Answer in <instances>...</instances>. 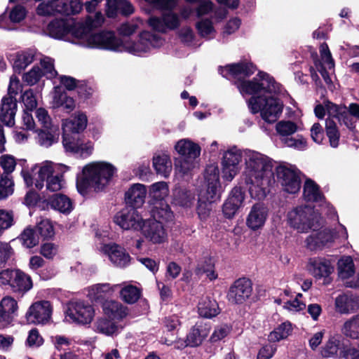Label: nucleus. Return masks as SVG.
<instances>
[{"label":"nucleus","mask_w":359,"mask_h":359,"mask_svg":"<svg viewBox=\"0 0 359 359\" xmlns=\"http://www.w3.org/2000/svg\"><path fill=\"white\" fill-rule=\"evenodd\" d=\"M255 72L252 65L236 63L221 69V74L228 79H238L236 85L243 95H252L248 105L252 114L260 113L262 118L269 123L276 122L282 114L283 104L275 97L280 91V85L273 77L259 72L252 80H241Z\"/></svg>","instance_id":"f257e3e1"},{"label":"nucleus","mask_w":359,"mask_h":359,"mask_svg":"<svg viewBox=\"0 0 359 359\" xmlns=\"http://www.w3.org/2000/svg\"><path fill=\"white\" fill-rule=\"evenodd\" d=\"M245 183L252 198L260 200L266 196V189L273 180V164L265 155L255 151H245Z\"/></svg>","instance_id":"f03ea898"},{"label":"nucleus","mask_w":359,"mask_h":359,"mask_svg":"<svg viewBox=\"0 0 359 359\" xmlns=\"http://www.w3.org/2000/svg\"><path fill=\"white\" fill-rule=\"evenodd\" d=\"M104 20L101 12H97L93 16H88L84 21L83 29L79 31L81 32H79V36L75 39L76 45L89 48L123 52V40L117 37L114 32H92L93 29L102 26Z\"/></svg>","instance_id":"7ed1b4c3"},{"label":"nucleus","mask_w":359,"mask_h":359,"mask_svg":"<svg viewBox=\"0 0 359 359\" xmlns=\"http://www.w3.org/2000/svg\"><path fill=\"white\" fill-rule=\"evenodd\" d=\"M67 170V166L65 165L45 161L35 164L32 168V174L29 171L22 170V175L27 187L34 185L36 189L41 190L44 187L46 181V189L55 192L64 188L65 182L62 173Z\"/></svg>","instance_id":"20e7f679"},{"label":"nucleus","mask_w":359,"mask_h":359,"mask_svg":"<svg viewBox=\"0 0 359 359\" xmlns=\"http://www.w3.org/2000/svg\"><path fill=\"white\" fill-rule=\"evenodd\" d=\"M206 191L198 197L197 212L201 220H205L212 210V203L220 198L219 170L216 164L207 166L205 171Z\"/></svg>","instance_id":"39448f33"},{"label":"nucleus","mask_w":359,"mask_h":359,"mask_svg":"<svg viewBox=\"0 0 359 359\" xmlns=\"http://www.w3.org/2000/svg\"><path fill=\"white\" fill-rule=\"evenodd\" d=\"M116 168L106 161H95L83 168L82 180L85 187L102 190L111 180Z\"/></svg>","instance_id":"423d86ee"},{"label":"nucleus","mask_w":359,"mask_h":359,"mask_svg":"<svg viewBox=\"0 0 359 359\" xmlns=\"http://www.w3.org/2000/svg\"><path fill=\"white\" fill-rule=\"evenodd\" d=\"M287 223L299 233L316 230L323 224V219L309 205L297 207L287 213Z\"/></svg>","instance_id":"0eeeda50"},{"label":"nucleus","mask_w":359,"mask_h":359,"mask_svg":"<svg viewBox=\"0 0 359 359\" xmlns=\"http://www.w3.org/2000/svg\"><path fill=\"white\" fill-rule=\"evenodd\" d=\"M83 8L79 0H48L39 4L36 12L40 15H76Z\"/></svg>","instance_id":"6e6552de"},{"label":"nucleus","mask_w":359,"mask_h":359,"mask_svg":"<svg viewBox=\"0 0 359 359\" xmlns=\"http://www.w3.org/2000/svg\"><path fill=\"white\" fill-rule=\"evenodd\" d=\"M83 22L70 24L63 19H55L49 22L46 32L48 34L55 39H62L76 44L75 39L79 36L80 29H83Z\"/></svg>","instance_id":"1a4fd4ad"},{"label":"nucleus","mask_w":359,"mask_h":359,"mask_svg":"<svg viewBox=\"0 0 359 359\" xmlns=\"http://www.w3.org/2000/svg\"><path fill=\"white\" fill-rule=\"evenodd\" d=\"M163 43L161 37L149 32H143L136 41H123V51L140 55L150 51L153 48L160 47Z\"/></svg>","instance_id":"9d476101"},{"label":"nucleus","mask_w":359,"mask_h":359,"mask_svg":"<svg viewBox=\"0 0 359 359\" xmlns=\"http://www.w3.org/2000/svg\"><path fill=\"white\" fill-rule=\"evenodd\" d=\"M276 172L277 181L285 192L294 194L300 190V172L294 165H280L276 168Z\"/></svg>","instance_id":"9b49d317"},{"label":"nucleus","mask_w":359,"mask_h":359,"mask_svg":"<svg viewBox=\"0 0 359 359\" xmlns=\"http://www.w3.org/2000/svg\"><path fill=\"white\" fill-rule=\"evenodd\" d=\"M242 151L236 147H232L224 152L222 158V177L231 182L240 170L239 164L242 159Z\"/></svg>","instance_id":"f8f14e48"},{"label":"nucleus","mask_w":359,"mask_h":359,"mask_svg":"<svg viewBox=\"0 0 359 359\" xmlns=\"http://www.w3.org/2000/svg\"><path fill=\"white\" fill-rule=\"evenodd\" d=\"M52 313L53 306L50 302L38 301L29 306L26 319L29 323L45 325L50 321Z\"/></svg>","instance_id":"ddd939ff"},{"label":"nucleus","mask_w":359,"mask_h":359,"mask_svg":"<svg viewBox=\"0 0 359 359\" xmlns=\"http://www.w3.org/2000/svg\"><path fill=\"white\" fill-rule=\"evenodd\" d=\"M67 318L72 322L86 325L91 323L95 316L93 307L83 302H72L67 311Z\"/></svg>","instance_id":"4468645a"},{"label":"nucleus","mask_w":359,"mask_h":359,"mask_svg":"<svg viewBox=\"0 0 359 359\" xmlns=\"http://www.w3.org/2000/svg\"><path fill=\"white\" fill-rule=\"evenodd\" d=\"M144 222L137 210L131 207L123 208L114 217V222L124 230L141 229Z\"/></svg>","instance_id":"2eb2a0df"},{"label":"nucleus","mask_w":359,"mask_h":359,"mask_svg":"<svg viewBox=\"0 0 359 359\" xmlns=\"http://www.w3.org/2000/svg\"><path fill=\"white\" fill-rule=\"evenodd\" d=\"M252 286L251 281L245 278L236 280L230 287L227 298L232 304H241L251 296Z\"/></svg>","instance_id":"dca6fc26"},{"label":"nucleus","mask_w":359,"mask_h":359,"mask_svg":"<svg viewBox=\"0 0 359 359\" xmlns=\"http://www.w3.org/2000/svg\"><path fill=\"white\" fill-rule=\"evenodd\" d=\"M62 144L67 152L84 158L90 156L94 149L91 141L75 137L64 136Z\"/></svg>","instance_id":"f3484780"},{"label":"nucleus","mask_w":359,"mask_h":359,"mask_svg":"<svg viewBox=\"0 0 359 359\" xmlns=\"http://www.w3.org/2000/svg\"><path fill=\"white\" fill-rule=\"evenodd\" d=\"M148 23L153 29L165 33L177 28L180 24V19L177 13L168 11L164 12L161 17H150Z\"/></svg>","instance_id":"a211bd4d"},{"label":"nucleus","mask_w":359,"mask_h":359,"mask_svg":"<svg viewBox=\"0 0 359 359\" xmlns=\"http://www.w3.org/2000/svg\"><path fill=\"white\" fill-rule=\"evenodd\" d=\"M143 236L154 244H161L167 239L166 231L160 221L147 219L144 222L141 228Z\"/></svg>","instance_id":"6ab92c4d"},{"label":"nucleus","mask_w":359,"mask_h":359,"mask_svg":"<svg viewBox=\"0 0 359 359\" xmlns=\"http://www.w3.org/2000/svg\"><path fill=\"white\" fill-rule=\"evenodd\" d=\"M307 269L309 273L316 279L324 278V283L330 282V276L334 271V266L331 262L322 257L310 258Z\"/></svg>","instance_id":"aec40b11"},{"label":"nucleus","mask_w":359,"mask_h":359,"mask_svg":"<svg viewBox=\"0 0 359 359\" xmlns=\"http://www.w3.org/2000/svg\"><path fill=\"white\" fill-rule=\"evenodd\" d=\"M339 277L344 281L346 287H359V273L356 278L351 279L355 273V266L353 259L350 256L343 257L337 263Z\"/></svg>","instance_id":"412c9836"},{"label":"nucleus","mask_w":359,"mask_h":359,"mask_svg":"<svg viewBox=\"0 0 359 359\" xmlns=\"http://www.w3.org/2000/svg\"><path fill=\"white\" fill-rule=\"evenodd\" d=\"M101 251L107 255L110 261L116 266L123 268L129 265L130 257L126 250L116 244H107L101 247Z\"/></svg>","instance_id":"4be33fe9"},{"label":"nucleus","mask_w":359,"mask_h":359,"mask_svg":"<svg viewBox=\"0 0 359 359\" xmlns=\"http://www.w3.org/2000/svg\"><path fill=\"white\" fill-rule=\"evenodd\" d=\"M334 309L345 315L356 312L359 309V297L348 293L339 294L334 299Z\"/></svg>","instance_id":"5701e85b"},{"label":"nucleus","mask_w":359,"mask_h":359,"mask_svg":"<svg viewBox=\"0 0 359 359\" xmlns=\"http://www.w3.org/2000/svg\"><path fill=\"white\" fill-rule=\"evenodd\" d=\"M245 196L241 187H234L223 205L222 211L226 218H232L243 205Z\"/></svg>","instance_id":"b1692460"},{"label":"nucleus","mask_w":359,"mask_h":359,"mask_svg":"<svg viewBox=\"0 0 359 359\" xmlns=\"http://www.w3.org/2000/svg\"><path fill=\"white\" fill-rule=\"evenodd\" d=\"M86 115L81 111L75 113L72 118L66 119L62 123L63 136L74 137L73 135L84 130L87 126Z\"/></svg>","instance_id":"393cba45"},{"label":"nucleus","mask_w":359,"mask_h":359,"mask_svg":"<svg viewBox=\"0 0 359 359\" xmlns=\"http://www.w3.org/2000/svg\"><path fill=\"white\" fill-rule=\"evenodd\" d=\"M18 309L17 301L11 297H4L0 302V329L13 321Z\"/></svg>","instance_id":"a878e982"},{"label":"nucleus","mask_w":359,"mask_h":359,"mask_svg":"<svg viewBox=\"0 0 359 359\" xmlns=\"http://www.w3.org/2000/svg\"><path fill=\"white\" fill-rule=\"evenodd\" d=\"M268 217V210L263 204H255L250 209L247 218L246 225L251 230L262 228Z\"/></svg>","instance_id":"bb28decb"},{"label":"nucleus","mask_w":359,"mask_h":359,"mask_svg":"<svg viewBox=\"0 0 359 359\" xmlns=\"http://www.w3.org/2000/svg\"><path fill=\"white\" fill-rule=\"evenodd\" d=\"M325 106L329 116L337 118L351 130L355 128V121L346 106L337 105L332 102H327Z\"/></svg>","instance_id":"cd10ccee"},{"label":"nucleus","mask_w":359,"mask_h":359,"mask_svg":"<svg viewBox=\"0 0 359 359\" xmlns=\"http://www.w3.org/2000/svg\"><path fill=\"white\" fill-rule=\"evenodd\" d=\"M335 236L328 229H323L318 232H313L306 240V247L311 250L321 249L329 246L334 242Z\"/></svg>","instance_id":"c85d7f7f"},{"label":"nucleus","mask_w":359,"mask_h":359,"mask_svg":"<svg viewBox=\"0 0 359 359\" xmlns=\"http://www.w3.org/2000/svg\"><path fill=\"white\" fill-rule=\"evenodd\" d=\"M147 189L142 184H135L126 192L125 198L131 208H140L144 203Z\"/></svg>","instance_id":"c756f323"},{"label":"nucleus","mask_w":359,"mask_h":359,"mask_svg":"<svg viewBox=\"0 0 359 359\" xmlns=\"http://www.w3.org/2000/svg\"><path fill=\"white\" fill-rule=\"evenodd\" d=\"M174 148L183 158H197L201 154L200 146L189 138L178 140Z\"/></svg>","instance_id":"7c9ffc66"},{"label":"nucleus","mask_w":359,"mask_h":359,"mask_svg":"<svg viewBox=\"0 0 359 359\" xmlns=\"http://www.w3.org/2000/svg\"><path fill=\"white\" fill-rule=\"evenodd\" d=\"M210 332V327L208 325L196 324L191 328L184 341L185 344H182V346H198L201 345L203 341L208 337Z\"/></svg>","instance_id":"2f4dec72"},{"label":"nucleus","mask_w":359,"mask_h":359,"mask_svg":"<svg viewBox=\"0 0 359 359\" xmlns=\"http://www.w3.org/2000/svg\"><path fill=\"white\" fill-rule=\"evenodd\" d=\"M17 109L16 99L4 97L1 100L0 109L1 121L8 126L15 123L14 117Z\"/></svg>","instance_id":"473e14b6"},{"label":"nucleus","mask_w":359,"mask_h":359,"mask_svg":"<svg viewBox=\"0 0 359 359\" xmlns=\"http://www.w3.org/2000/svg\"><path fill=\"white\" fill-rule=\"evenodd\" d=\"M35 140L41 147L48 148L57 142L59 137L58 127L42 128L36 130Z\"/></svg>","instance_id":"72a5a7b5"},{"label":"nucleus","mask_w":359,"mask_h":359,"mask_svg":"<svg viewBox=\"0 0 359 359\" xmlns=\"http://www.w3.org/2000/svg\"><path fill=\"white\" fill-rule=\"evenodd\" d=\"M27 15L26 8L20 5L13 6L8 13V20L5 14L0 15V28L11 29L8 21L12 24L20 23Z\"/></svg>","instance_id":"f704fd0d"},{"label":"nucleus","mask_w":359,"mask_h":359,"mask_svg":"<svg viewBox=\"0 0 359 359\" xmlns=\"http://www.w3.org/2000/svg\"><path fill=\"white\" fill-rule=\"evenodd\" d=\"M104 315L111 320H121L128 315V309L115 300H106L102 304Z\"/></svg>","instance_id":"c9c22d12"},{"label":"nucleus","mask_w":359,"mask_h":359,"mask_svg":"<svg viewBox=\"0 0 359 359\" xmlns=\"http://www.w3.org/2000/svg\"><path fill=\"white\" fill-rule=\"evenodd\" d=\"M52 104L54 108H62L67 112H71L76 107L73 97L62 91L60 87H55L53 96Z\"/></svg>","instance_id":"e433bc0d"},{"label":"nucleus","mask_w":359,"mask_h":359,"mask_svg":"<svg viewBox=\"0 0 359 359\" xmlns=\"http://www.w3.org/2000/svg\"><path fill=\"white\" fill-rule=\"evenodd\" d=\"M13 292H25L32 287V282L30 276L20 270H13L10 285Z\"/></svg>","instance_id":"4c0bfd02"},{"label":"nucleus","mask_w":359,"mask_h":359,"mask_svg":"<svg viewBox=\"0 0 359 359\" xmlns=\"http://www.w3.org/2000/svg\"><path fill=\"white\" fill-rule=\"evenodd\" d=\"M195 193L186 188L177 187L173 190L172 203L184 208H191L195 201Z\"/></svg>","instance_id":"58836bf2"},{"label":"nucleus","mask_w":359,"mask_h":359,"mask_svg":"<svg viewBox=\"0 0 359 359\" xmlns=\"http://www.w3.org/2000/svg\"><path fill=\"white\" fill-rule=\"evenodd\" d=\"M118 10L124 15H130L134 7L128 0H107L106 14L109 18L115 17Z\"/></svg>","instance_id":"ea45409f"},{"label":"nucleus","mask_w":359,"mask_h":359,"mask_svg":"<svg viewBox=\"0 0 359 359\" xmlns=\"http://www.w3.org/2000/svg\"><path fill=\"white\" fill-rule=\"evenodd\" d=\"M151 209V219L163 222L169 221L172 218V212L170 206L165 201H159L152 203Z\"/></svg>","instance_id":"a19ab883"},{"label":"nucleus","mask_w":359,"mask_h":359,"mask_svg":"<svg viewBox=\"0 0 359 359\" xmlns=\"http://www.w3.org/2000/svg\"><path fill=\"white\" fill-rule=\"evenodd\" d=\"M198 314L205 318H212L219 313L217 302L208 297H202L198 304Z\"/></svg>","instance_id":"79ce46f5"},{"label":"nucleus","mask_w":359,"mask_h":359,"mask_svg":"<svg viewBox=\"0 0 359 359\" xmlns=\"http://www.w3.org/2000/svg\"><path fill=\"white\" fill-rule=\"evenodd\" d=\"M153 166L158 175L168 177L172 171V161L166 154H157L153 158Z\"/></svg>","instance_id":"37998d69"},{"label":"nucleus","mask_w":359,"mask_h":359,"mask_svg":"<svg viewBox=\"0 0 359 359\" xmlns=\"http://www.w3.org/2000/svg\"><path fill=\"white\" fill-rule=\"evenodd\" d=\"M119 285H111L109 283H99L88 288V296L90 299L97 301L105 296L111 295Z\"/></svg>","instance_id":"c03bdc74"},{"label":"nucleus","mask_w":359,"mask_h":359,"mask_svg":"<svg viewBox=\"0 0 359 359\" xmlns=\"http://www.w3.org/2000/svg\"><path fill=\"white\" fill-rule=\"evenodd\" d=\"M48 204L50 207L60 212L68 214L72 209L71 200L63 194H55L48 199Z\"/></svg>","instance_id":"a18cd8bd"},{"label":"nucleus","mask_w":359,"mask_h":359,"mask_svg":"<svg viewBox=\"0 0 359 359\" xmlns=\"http://www.w3.org/2000/svg\"><path fill=\"white\" fill-rule=\"evenodd\" d=\"M121 329V327L118 326L115 322L105 318H99L95 323V331L107 336L117 334Z\"/></svg>","instance_id":"49530a36"},{"label":"nucleus","mask_w":359,"mask_h":359,"mask_svg":"<svg viewBox=\"0 0 359 359\" xmlns=\"http://www.w3.org/2000/svg\"><path fill=\"white\" fill-rule=\"evenodd\" d=\"M303 194L307 201L320 202L323 200L318 186L310 179L305 181Z\"/></svg>","instance_id":"de8ad7c7"},{"label":"nucleus","mask_w":359,"mask_h":359,"mask_svg":"<svg viewBox=\"0 0 359 359\" xmlns=\"http://www.w3.org/2000/svg\"><path fill=\"white\" fill-rule=\"evenodd\" d=\"M341 331L346 337L359 339V313L346 320Z\"/></svg>","instance_id":"09e8293b"},{"label":"nucleus","mask_w":359,"mask_h":359,"mask_svg":"<svg viewBox=\"0 0 359 359\" xmlns=\"http://www.w3.org/2000/svg\"><path fill=\"white\" fill-rule=\"evenodd\" d=\"M325 130L330 146L333 148H337L339 144L340 134L336 122L329 116L325 121Z\"/></svg>","instance_id":"8fccbe9b"},{"label":"nucleus","mask_w":359,"mask_h":359,"mask_svg":"<svg viewBox=\"0 0 359 359\" xmlns=\"http://www.w3.org/2000/svg\"><path fill=\"white\" fill-rule=\"evenodd\" d=\"M36 58V52L34 50H29L17 55L13 63V67L20 72L30 65Z\"/></svg>","instance_id":"3c124183"},{"label":"nucleus","mask_w":359,"mask_h":359,"mask_svg":"<svg viewBox=\"0 0 359 359\" xmlns=\"http://www.w3.org/2000/svg\"><path fill=\"white\" fill-rule=\"evenodd\" d=\"M299 129V126L296 123L291 121H280L276 125V130L280 136L281 141L283 139L290 137L289 136L294 134Z\"/></svg>","instance_id":"603ef678"},{"label":"nucleus","mask_w":359,"mask_h":359,"mask_svg":"<svg viewBox=\"0 0 359 359\" xmlns=\"http://www.w3.org/2000/svg\"><path fill=\"white\" fill-rule=\"evenodd\" d=\"M149 194L153 199V202L164 201L169 194L168 185L165 182H158L153 184L150 187Z\"/></svg>","instance_id":"864d4df0"},{"label":"nucleus","mask_w":359,"mask_h":359,"mask_svg":"<svg viewBox=\"0 0 359 359\" xmlns=\"http://www.w3.org/2000/svg\"><path fill=\"white\" fill-rule=\"evenodd\" d=\"M197 165L196 158H183L175 163V174L183 177L196 168Z\"/></svg>","instance_id":"5fc2aeb1"},{"label":"nucleus","mask_w":359,"mask_h":359,"mask_svg":"<svg viewBox=\"0 0 359 359\" xmlns=\"http://www.w3.org/2000/svg\"><path fill=\"white\" fill-rule=\"evenodd\" d=\"M141 291L136 286L126 285L120 291L121 299L128 304L136 302L140 297Z\"/></svg>","instance_id":"6e6d98bb"},{"label":"nucleus","mask_w":359,"mask_h":359,"mask_svg":"<svg viewBox=\"0 0 359 359\" xmlns=\"http://www.w3.org/2000/svg\"><path fill=\"white\" fill-rule=\"evenodd\" d=\"M196 28L199 35L206 39H211L215 37L216 30L212 25L211 20L208 19L201 20L196 25Z\"/></svg>","instance_id":"4d7b16f0"},{"label":"nucleus","mask_w":359,"mask_h":359,"mask_svg":"<svg viewBox=\"0 0 359 359\" xmlns=\"http://www.w3.org/2000/svg\"><path fill=\"white\" fill-rule=\"evenodd\" d=\"M292 330V325L290 323H283L272 331L269 335V340L271 342H276L288 337Z\"/></svg>","instance_id":"13d9d810"},{"label":"nucleus","mask_w":359,"mask_h":359,"mask_svg":"<svg viewBox=\"0 0 359 359\" xmlns=\"http://www.w3.org/2000/svg\"><path fill=\"white\" fill-rule=\"evenodd\" d=\"M20 240L22 245L28 248H33L39 243L38 236L31 227H27L22 231Z\"/></svg>","instance_id":"bf43d9fd"},{"label":"nucleus","mask_w":359,"mask_h":359,"mask_svg":"<svg viewBox=\"0 0 359 359\" xmlns=\"http://www.w3.org/2000/svg\"><path fill=\"white\" fill-rule=\"evenodd\" d=\"M40 65L43 69L42 73L47 79H53L57 74L54 67V61L52 58L43 56L40 58Z\"/></svg>","instance_id":"052dcab7"},{"label":"nucleus","mask_w":359,"mask_h":359,"mask_svg":"<svg viewBox=\"0 0 359 359\" xmlns=\"http://www.w3.org/2000/svg\"><path fill=\"white\" fill-rule=\"evenodd\" d=\"M44 76L41 68L38 66H34L31 70L23 75V81L29 86L36 84Z\"/></svg>","instance_id":"680f3d73"},{"label":"nucleus","mask_w":359,"mask_h":359,"mask_svg":"<svg viewBox=\"0 0 359 359\" xmlns=\"http://www.w3.org/2000/svg\"><path fill=\"white\" fill-rule=\"evenodd\" d=\"M340 347V341L334 337L329 339L322 350V355L324 357H331L338 355Z\"/></svg>","instance_id":"e2e57ef3"},{"label":"nucleus","mask_w":359,"mask_h":359,"mask_svg":"<svg viewBox=\"0 0 359 359\" xmlns=\"http://www.w3.org/2000/svg\"><path fill=\"white\" fill-rule=\"evenodd\" d=\"M283 142L287 147L298 150H304L306 148V141L302 136L286 137L283 139Z\"/></svg>","instance_id":"0e129e2a"},{"label":"nucleus","mask_w":359,"mask_h":359,"mask_svg":"<svg viewBox=\"0 0 359 359\" xmlns=\"http://www.w3.org/2000/svg\"><path fill=\"white\" fill-rule=\"evenodd\" d=\"M41 236L45 238H51L54 235V229L51 222L48 219H42L37 226Z\"/></svg>","instance_id":"69168bd1"},{"label":"nucleus","mask_w":359,"mask_h":359,"mask_svg":"<svg viewBox=\"0 0 359 359\" xmlns=\"http://www.w3.org/2000/svg\"><path fill=\"white\" fill-rule=\"evenodd\" d=\"M14 222L13 214L11 211L0 210V231L10 228Z\"/></svg>","instance_id":"338daca9"},{"label":"nucleus","mask_w":359,"mask_h":359,"mask_svg":"<svg viewBox=\"0 0 359 359\" xmlns=\"http://www.w3.org/2000/svg\"><path fill=\"white\" fill-rule=\"evenodd\" d=\"M320 53L321 60L323 64L325 65V67L328 68L329 69H333L334 66V60L332 57L331 53L326 43L321 44L320 47Z\"/></svg>","instance_id":"774afa93"}]
</instances>
